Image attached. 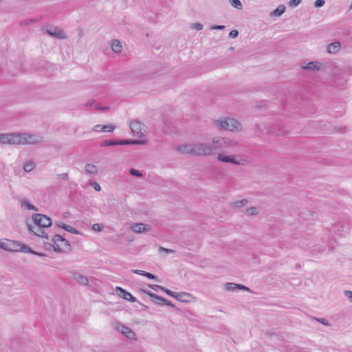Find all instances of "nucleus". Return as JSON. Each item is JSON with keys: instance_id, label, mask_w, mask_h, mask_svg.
I'll use <instances>...</instances> for the list:
<instances>
[{"instance_id": "nucleus-1", "label": "nucleus", "mask_w": 352, "mask_h": 352, "mask_svg": "<svg viewBox=\"0 0 352 352\" xmlns=\"http://www.w3.org/2000/svg\"><path fill=\"white\" fill-rule=\"evenodd\" d=\"M41 135L28 133H0V144L8 145L37 144L42 142Z\"/></svg>"}, {"instance_id": "nucleus-2", "label": "nucleus", "mask_w": 352, "mask_h": 352, "mask_svg": "<svg viewBox=\"0 0 352 352\" xmlns=\"http://www.w3.org/2000/svg\"><path fill=\"white\" fill-rule=\"evenodd\" d=\"M214 125L221 130L230 131H239L242 129V125L235 119L223 118L214 121Z\"/></svg>"}, {"instance_id": "nucleus-3", "label": "nucleus", "mask_w": 352, "mask_h": 352, "mask_svg": "<svg viewBox=\"0 0 352 352\" xmlns=\"http://www.w3.org/2000/svg\"><path fill=\"white\" fill-rule=\"evenodd\" d=\"M195 155L197 156H210L217 153L216 145L213 143V139L211 143H205L198 142L195 143Z\"/></svg>"}, {"instance_id": "nucleus-4", "label": "nucleus", "mask_w": 352, "mask_h": 352, "mask_svg": "<svg viewBox=\"0 0 352 352\" xmlns=\"http://www.w3.org/2000/svg\"><path fill=\"white\" fill-rule=\"evenodd\" d=\"M54 250L58 252H69L71 246L69 241L58 234L54 235L52 238Z\"/></svg>"}, {"instance_id": "nucleus-5", "label": "nucleus", "mask_w": 352, "mask_h": 352, "mask_svg": "<svg viewBox=\"0 0 352 352\" xmlns=\"http://www.w3.org/2000/svg\"><path fill=\"white\" fill-rule=\"evenodd\" d=\"M213 143L216 145L217 152L223 148L235 147L238 144L235 140L220 136L214 137Z\"/></svg>"}, {"instance_id": "nucleus-6", "label": "nucleus", "mask_w": 352, "mask_h": 352, "mask_svg": "<svg viewBox=\"0 0 352 352\" xmlns=\"http://www.w3.org/2000/svg\"><path fill=\"white\" fill-rule=\"evenodd\" d=\"M130 129L133 134L138 138L144 136L148 132L147 126L138 120H132L130 122Z\"/></svg>"}, {"instance_id": "nucleus-7", "label": "nucleus", "mask_w": 352, "mask_h": 352, "mask_svg": "<svg viewBox=\"0 0 352 352\" xmlns=\"http://www.w3.org/2000/svg\"><path fill=\"white\" fill-rule=\"evenodd\" d=\"M32 219L36 226L43 228L50 227L52 223V220L50 217H48L46 215L38 213L34 214L32 215Z\"/></svg>"}, {"instance_id": "nucleus-8", "label": "nucleus", "mask_w": 352, "mask_h": 352, "mask_svg": "<svg viewBox=\"0 0 352 352\" xmlns=\"http://www.w3.org/2000/svg\"><path fill=\"white\" fill-rule=\"evenodd\" d=\"M9 244L8 252H33V250L30 247L19 241L10 240Z\"/></svg>"}, {"instance_id": "nucleus-9", "label": "nucleus", "mask_w": 352, "mask_h": 352, "mask_svg": "<svg viewBox=\"0 0 352 352\" xmlns=\"http://www.w3.org/2000/svg\"><path fill=\"white\" fill-rule=\"evenodd\" d=\"M114 327L118 331L126 336L127 338L130 340L136 339L135 333L129 327L119 322L115 324Z\"/></svg>"}, {"instance_id": "nucleus-10", "label": "nucleus", "mask_w": 352, "mask_h": 352, "mask_svg": "<svg viewBox=\"0 0 352 352\" xmlns=\"http://www.w3.org/2000/svg\"><path fill=\"white\" fill-rule=\"evenodd\" d=\"M46 32L51 36L56 37L60 39H65L67 36L64 31L56 27H50L47 28Z\"/></svg>"}, {"instance_id": "nucleus-11", "label": "nucleus", "mask_w": 352, "mask_h": 352, "mask_svg": "<svg viewBox=\"0 0 352 352\" xmlns=\"http://www.w3.org/2000/svg\"><path fill=\"white\" fill-rule=\"evenodd\" d=\"M195 143L194 144H184L177 146V151L182 154H192L195 155Z\"/></svg>"}, {"instance_id": "nucleus-12", "label": "nucleus", "mask_w": 352, "mask_h": 352, "mask_svg": "<svg viewBox=\"0 0 352 352\" xmlns=\"http://www.w3.org/2000/svg\"><path fill=\"white\" fill-rule=\"evenodd\" d=\"M131 230L135 233L148 232L151 230V227L143 223H137L131 226Z\"/></svg>"}, {"instance_id": "nucleus-13", "label": "nucleus", "mask_w": 352, "mask_h": 352, "mask_svg": "<svg viewBox=\"0 0 352 352\" xmlns=\"http://www.w3.org/2000/svg\"><path fill=\"white\" fill-rule=\"evenodd\" d=\"M115 129V126L112 124H107V125H101V124H96L95 125L92 131L95 132H102V131H108L110 133H112Z\"/></svg>"}, {"instance_id": "nucleus-14", "label": "nucleus", "mask_w": 352, "mask_h": 352, "mask_svg": "<svg viewBox=\"0 0 352 352\" xmlns=\"http://www.w3.org/2000/svg\"><path fill=\"white\" fill-rule=\"evenodd\" d=\"M226 290L229 292H234L236 289H242L244 291L250 292V289L239 284L234 283H228L226 285Z\"/></svg>"}, {"instance_id": "nucleus-15", "label": "nucleus", "mask_w": 352, "mask_h": 352, "mask_svg": "<svg viewBox=\"0 0 352 352\" xmlns=\"http://www.w3.org/2000/svg\"><path fill=\"white\" fill-rule=\"evenodd\" d=\"M43 227H40L38 226H35L33 227H31L30 226H28V229L30 232H33L35 235L48 239L47 234L45 233V232L42 229Z\"/></svg>"}, {"instance_id": "nucleus-16", "label": "nucleus", "mask_w": 352, "mask_h": 352, "mask_svg": "<svg viewBox=\"0 0 352 352\" xmlns=\"http://www.w3.org/2000/svg\"><path fill=\"white\" fill-rule=\"evenodd\" d=\"M143 292L146 294L147 295H148L152 298L156 299L157 300H160L161 302H163V305H166L170 307H174V305L170 301L167 300L166 299H165L163 297H161L155 294H153V293H151L149 292H146V291H143Z\"/></svg>"}, {"instance_id": "nucleus-17", "label": "nucleus", "mask_w": 352, "mask_h": 352, "mask_svg": "<svg viewBox=\"0 0 352 352\" xmlns=\"http://www.w3.org/2000/svg\"><path fill=\"white\" fill-rule=\"evenodd\" d=\"M341 48L340 43L336 41L327 45V50L329 54H334L338 53Z\"/></svg>"}, {"instance_id": "nucleus-18", "label": "nucleus", "mask_w": 352, "mask_h": 352, "mask_svg": "<svg viewBox=\"0 0 352 352\" xmlns=\"http://www.w3.org/2000/svg\"><path fill=\"white\" fill-rule=\"evenodd\" d=\"M73 278L77 283L82 285H88L89 284L88 278L79 273H74Z\"/></svg>"}, {"instance_id": "nucleus-19", "label": "nucleus", "mask_w": 352, "mask_h": 352, "mask_svg": "<svg viewBox=\"0 0 352 352\" xmlns=\"http://www.w3.org/2000/svg\"><path fill=\"white\" fill-rule=\"evenodd\" d=\"M117 290L120 292L119 295L121 296L124 299L133 302L136 301L135 298L124 289H122L121 287H117Z\"/></svg>"}, {"instance_id": "nucleus-20", "label": "nucleus", "mask_w": 352, "mask_h": 352, "mask_svg": "<svg viewBox=\"0 0 352 352\" xmlns=\"http://www.w3.org/2000/svg\"><path fill=\"white\" fill-rule=\"evenodd\" d=\"M85 171L90 176H95L98 174V167L93 164H87L85 166Z\"/></svg>"}, {"instance_id": "nucleus-21", "label": "nucleus", "mask_w": 352, "mask_h": 352, "mask_svg": "<svg viewBox=\"0 0 352 352\" xmlns=\"http://www.w3.org/2000/svg\"><path fill=\"white\" fill-rule=\"evenodd\" d=\"M191 295L187 292H179L176 293L175 298L181 302H188Z\"/></svg>"}, {"instance_id": "nucleus-22", "label": "nucleus", "mask_w": 352, "mask_h": 352, "mask_svg": "<svg viewBox=\"0 0 352 352\" xmlns=\"http://www.w3.org/2000/svg\"><path fill=\"white\" fill-rule=\"evenodd\" d=\"M285 9L286 8L284 5H280L272 12L271 16H280L285 12Z\"/></svg>"}, {"instance_id": "nucleus-23", "label": "nucleus", "mask_w": 352, "mask_h": 352, "mask_svg": "<svg viewBox=\"0 0 352 352\" xmlns=\"http://www.w3.org/2000/svg\"><path fill=\"white\" fill-rule=\"evenodd\" d=\"M21 208H26L29 210H34L36 212L38 210L36 206L25 200L21 201Z\"/></svg>"}, {"instance_id": "nucleus-24", "label": "nucleus", "mask_w": 352, "mask_h": 352, "mask_svg": "<svg viewBox=\"0 0 352 352\" xmlns=\"http://www.w3.org/2000/svg\"><path fill=\"white\" fill-rule=\"evenodd\" d=\"M245 162V160L244 159H240L237 160L236 159L234 155H229V161L228 163H232L235 165H243Z\"/></svg>"}, {"instance_id": "nucleus-25", "label": "nucleus", "mask_w": 352, "mask_h": 352, "mask_svg": "<svg viewBox=\"0 0 352 352\" xmlns=\"http://www.w3.org/2000/svg\"><path fill=\"white\" fill-rule=\"evenodd\" d=\"M111 48H112V50L114 52L119 53L122 50V45L121 43L119 41L116 40V41H114L113 42L112 45H111Z\"/></svg>"}, {"instance_id": "nucleus-26", "label": "nucleus", "mask_w": 352, "mask_h": 352, "mask_svg": "<svg viewBox=\"0 0 352 352\" xmlns=\"http://www.w3.org/2000/svg\"><path fill=\"white\" fill-rule=\"evenodd\" d=\"M142 143V142L140 140H118V145L138 144Z\"/></svg>"}, {"instance_id": "nucleus-27", "label": "nucleus", "mask_w": 352, "mask_h": 352, "mask_svg": "<svg viewBox=\"0 0 352 352\" xmlns=\"http://www.w3.org/2000/svg\"><path fill=\"white\" fill-rule=\"evenodd\" d=\"M35 167V164L33 161H28L23 165V170L27 173L31 172Z\"/></svg>"}, {"instance_id": "nucleus-28", "label": "nucleus", "mask_w": 352, "mask_h": 352, "mask_svg": "<svg viewBox=\"0 0 352 352\" xmlns=\"http://www.w3.org/2000/svg\"><path fill=\"white\" fill-rule=\"evenodd\" d=\"M248 203V199H243L241 200H237L232 202L231 205L234 208H241Z\"/></svg>"}, {"instance_id": "nucleus-29", "label": "nucleus", "mask_w": 352, "mask_h": 352, "mask_svg": "<svg viewBox=\"0 0 352 352\" xmlns=\"http://www.w3.org/2000/svg\"><path fill=\"white\" fill-rule=\"evenodd\" d=\"M304 68L314 71H318L320 69V67L317 62H310Z\"/></svg>"}, {"instance_id": "nucleus-30", "label": "nucleus", "mask_w": 352, "mask_h": 352, "mask_svg": "<svg viewBox=\"0 0 352 352\" xmlns=\"http://www.w3.org/2000/svg\"><path fill=\"white\" fill-rule=\"evenodd\" d=\"M118 145V140H106L100 143V146H109Z\"/></svg>"}, {"instance_id": "nucleus-31", "label": "nucleus", "mask_w": 352, "mask_h": 352, "mask_svg": "<svg viewBox=\"0 0 352 352\" xmlns=\"http://www.w3.org/2000/svg\"><path fill=\"white\" fill-rule=\"evenodd\" d=\"M10 242V240H9V239H3L0 240V248L6 251H8L9 246H10V244H9Z\"/></svg>"}, {"instance_id": "nucleus-32", "label": "nucleus", "mask_w": 352, "mask_h": 352, "mask_svg": "<svg viewBox=\"0 0 352 352\" xmlns=\"http://www.w3.org/2000/svg\"><path fill=\"white\" fill-rule=\"evenodd\" d=\"M230 5L238 10H242L243 9V5L240 0H229Z\"/></svg>"}, {"instance_id": "nucleus-33", "label": "nucleus", "mask_w": 352, "mask_h": 352, "mask_svg": "<svg viewBox=\"0 0 352 352\" xmlns=\"http://www.w3.org/2000/svg\"><path fill=\"white\" fill-rule=\"evenodd\" d=\"M217 160L221 162L228 163L229 161V155H226L223 153L217 152Z\"/></svg>"}, {"instance_id": "nucleus-34", "label": "nucleus", "mask_w": 352, "mask_h": 352, "mask_svg": "<svg viewBox=\"0 0 352 352\" xmlns=\"http://www.w3.org/2000/svg\"><path fill=\"white\" fill-rule=\"evenodd\" d=\"M259 213V209L257 207H250L246 210V214L248 215H257Z\"/></svg>"}, {"instance_id": "nucleus-35", "label": "nucleus", "mask_w": 352, "mask_h": 352, "mask_svg": "<svg viewBox=\"0 0 352 352\" xmlns=\"http://www.w3.org/2000/svg\"><path fill=\"white\" fill-rule=\"evenodd\" d=\"M63 228L70 233L75 234H79V231L77 229H76L69 225H65V226H63Z\"/></svg>"}, {"instance_id": "nucleus-36", "label": "nucleus", "mask_w": 352, "mask_h": 352, "mask_svg": "<svg viewBox=\"0 0 352 352\" xmlns=\"http://www.w3.org/2000/svg\"><path fill=\"white\" fill-rule=\"evenodd\" d=\"M36 22H37L36 19H30L23 21V22L21 23V25H30L34 23H36Z\"/></svg>"}, {"instance_id": "nucleus-37", "label": "nucleus", "mask_w": 352, "mask_h": 352, "mask_svg": "<svg viewBox=\"0 0 352 352\" xmlns=\"http://www.w3.org/2000/svg\"><path fill=\"white\" fill-rule=\"evenodd\" d=\"M92 229L96 232H101L104 229V226L102 223H94L92 226Z\"/></svg>"}, {"instance_id": "nucleus-38", "label": "nucleus", "mask_w": 352, "mask_h": 352, "mask_svg": "<svg viewBox=\"0 0 352 352\" xmlns=\"http://www.w3.org/2000/svg\"><path fill=\"white\" fill-rule=\"evenodd\" d=\"M89 184H90V186H91L94 188L95 190L100 191L101 187L99 185V184H98L97 182L91 181L89 182Z\"/></svg>"}, {"instance_id": "nucleus-39", "label": "nucleus", "mask_w": 352, "mask_h": 352, "mask_svg": "<svg viewBox=\"0 0 352 352\" xmlns=\"http://www.w3.org/2000/svg\"><path fill=\"white\" fill-rule=\"evenodd\" d=\"M129 172L132 175L139 177H142V174L138 170L131 168V169H130Z\"/></svg>"}, {"instance_id": "nucleus-40", "label": "nucleus", "mask_w": 352, "mask_h": 352, "mask_svg": "<svg viewBox=\"0 0 352 352\" xmlns=\"http://www.w3.org/2000/svg\"><path fill=\"white\" fill-rule=\"evenodd\" d=\"M161 290L164 291V292H166L168 295H169V296H172V297H173V298H175V294H176V293H175V292H173V291H170V290H169V289H166V288H165V287H161Z\"/></svg>"}, {"instance_id": "nucleus-41", "label": "nucleus", "mask_w": 352, "mask_h": 352, "mask_svg": "<svg viewBox=\"0 0 352 352\" xmlns=\"http://www.w3.org/2000/svg\"><path fill=\"white\" fill-rule=\"evenodd\" d=\"M324 0H316L314 3V6L317 8L322 7L324 5Z\"/></svg>"}, {"instance_id": "nucleus-42", "label": "nucleus", "mask_w": 352, "mask_h": 352, "mask_svg": "<svg viewBox=\"0 0 352 352\" xmlns=\"http://www.w3.org/2000/svg\"><path fill=\"white\" fill-rule=\"evenodd\" d=\"M238 34L239 32L236 30H233L230 31L229 36L232 38H235L236 37H237Z\"/></svg>"}, {"instance_id": "nucleus-43", "label": "nucleus", "mask_w": 352, "mask_h": 352, "mask_svg": "<svg viewBox=\"0 0 352 352\" xmlns=\"http://www.w3.org/2000/svg\"><path fill=\"white\" fill-rule=\"evenodd\" d=\"M159 251L160 252H164L166 254L173 253L175 252L173 250L167 249V248H163V247H160V249H159Z\"/></svg>"}, {"instance_id": "nucleus-44", "label": "nucleus", "mask_w": 352, "mask_h": 352, "mask_svg": "<svg viewBox=\"0 0 352 352\" xmlns=\"http://www.w3.org/2000/svg\"><path fill=\"white\" fill-rule=\"evenodd\" d=\"M344 295L349 300L352 302V292L346 290L344 292Z\"/></svg>"}, {"instance_id": "nucleus-45", "label": "nucleus", "mask_w": 352, "mask_h": 352, "mask_svg": "<svg viewBox=\"0 0 352 352\" xmlns=\"http://www.w3.org/2000/svg\"><path fill=\"white\" fill-rule=\"evenodd\" d=\"M193 28L197 30H201L204 28V25L199 23H193Z\"/></svg>"}, {"instance_id": "nucleus-46", "label": "nucleus", "mask_w": 352, "mask_h": 352, "mask_svg": "<svg viewBox=\"0 0 352 352\" xmlns=\"http://www.w3.org/2000/svg\"><path fill=\"white\" fill-rule=\"evenodd\" d=\"M301 3V0H292L289 3L290 6H297Z\"/></svg>"}, {"instance_id": "nucleus-47", "label": "nucleus", "mask_w": 352, "mask_h": 352, "mask_svg": "<svg viewBox=\"0 0 352 352\" xmlns=\"http://www.w3.org/2000/svg\"><path fill=\"white\" fill-rule=\"evenodd\" d=\"M225 28L224 25H213L211 27L212 30H223Z\"/></svg>"}, {"instance_id": "nucleus-48", "label": "nucleus", "mask_w": 352, "mask_h": 352, "mask_svg": "<svg viewBox=\"0 0 352 352\" xmlns=\"http://www.w3.org/2000/svg\"><path fill=\"white\" fill-rule=\"evenodd\" d=\"M148 286L155 291H157L158 289H161V287H163L162 286L158 285H149Z\"/></svg>"}, {"instance_id": "nucleus-49", "label": "nucleus", "mask_w": 352, "mask_h": 352, "mask_svg": "<svg viewBox=\"0 0 352 352\" xmlns=\"http://www.w3.org/2000/svg\"><path fill=\"white\" fill-rule=\"evenodd\" d=\"M109 108L107 107H102L100 104H96V109L98 111H104V110H107Z\"/></svg>"}, {"instance_id": "nucleus-50", "label": "nucleus", "mask_w": 352, "mask_h": 352, "mask_svg": "<svg viewBox=\"0 0 352 352\" xmlns=\"http://www.w3.org/2000/svg\"><path fill=\"white\" fill-rule=\"evenodd\" d=\"M145 276L146 278H148V279H155L156 278L155 275H153V274H152L151 273H148L147 272L145 274Z\"/></svg>"}, {"instance_id": "nucleus-51", "label": "nucleus", "mask_w": 352, "mask_h": 352, "mask_svg": "<svg viewBox=\"0 0 352 352\" xmlns=\"http://www.w3.org/2000/svg\"><path fill=\"white\" fill-rule=\"evenodd\" d=\"M60 177L64 180L68 179V174L67 173H63L60 175Z\"/></svg>"}, {"instance_id": "nucleus-52", "label": "nucleus", "mask_w": 352, "mask_h": 352, "mask_svg": "<svg viewBox=\"0 0 352 352\" xmlns=\"http://www.w3.org/2000/svg\"><path fill=\"white\" fill-rule=\"evenodd\" d=\"M320 322H321L322 324H324V325H328V322L326 319L324 318H320V319H318V320Z\"/></svg>"}, {"instance_id": "nucleus-53", "label": "nucleus", "mask_w": 352, "mask_h": 352, "mask_svg": "<svg viewBox=\"0 0 352 352\" xmlns=\"http://www.w3.org/2000/svg\"><path fill=\"white\" fill-rule=\"evenodd\" d=\"M93 104H94V100H89L86 102L85 106L87 107H90L93 105Z\"/></svg>"}, {"instance_id": "nucleus-54", "label": "nucleus", "mask_w": 352, "mask_h": 352, "mask_svg": "<svg viewBox=\"0 0 352 352\" xmlns=\"http://www.w3.org/2000/svg\"><path fill=\"white\" fill-rule=\"evenodd\" d=\"M31 254H36L37 256H45V255L44 254H42V253H38V252H36L35 251L33 250V252H30Z\"/></svg>"}, {"instance_id": "nucleus-55", "label": "nucleus", "mask_w": 352, "mask_h": 352, "mask_svg": "<svg viewBox=\"0 0 352 352\" xmlns=\"http://www.w3.org/2000/svg\"><path fill=\"white\" fill-rule=\"evenodd\" d=\"M142 270H133L132 272L135 274H139V275H141V272H142Z\"/></svg>"}, {"instance_id": "nucleus-56", "label": "nucleus", "mask_w": 352, "mask_h": 352, "mask_svg": "<svg viewBox=\"0 0 352 352\" xmlns=\"http://www.w3.org/2000/svg\"><path fill=\"white\" fill-rule=\"evenodd\" d=\"M153 301H154V302L155 304H157V305H163V302H161L160 300H157L154 299V298H153Z\"/></svg>"}, {"instance_id": "nucleus-57", "label": "nucleus", "mask_w": 352, "mask_h": 352, "mask_svg": "<svg viewBox=\"0 0 352 352\" xmlns=\"http://www.w3.org/2000/svg\"><path fill=\"white\" fill-rule=\"evenodd\" d=\"M65 225H66V224H65V223H60H60H56V226H57L58 227H59V228H63V226H65Z\"/></svg>"}, {"instance_id": "nucleus-58", "label": "nucleus", "mask_w": 352, "mask_h": 352, "mask_svg": "<svg viewBox=\"0 0 352 352\" xmlns=\"http://www.w3.org/2000/svg\"><path fill=\"white\" fill-rule=\"evenodd\" d=\"M146 272L142 270V272H141V275L145 276Z\"/></svg>"}, {"instance_id": "nucleus-59", "label": "nucleus", "mask_w": 352, "mask_h": 352, "mask_svg": "<svg viewBox=\"0 0 352 352\" xmlns=\"http://www.w3.org/2000/svg\"><path fill=\"white\" fill-rule=\"evenodd\" d=\"M3 0H0V4L2 3Z\"/></svg>"}]
</instances>
